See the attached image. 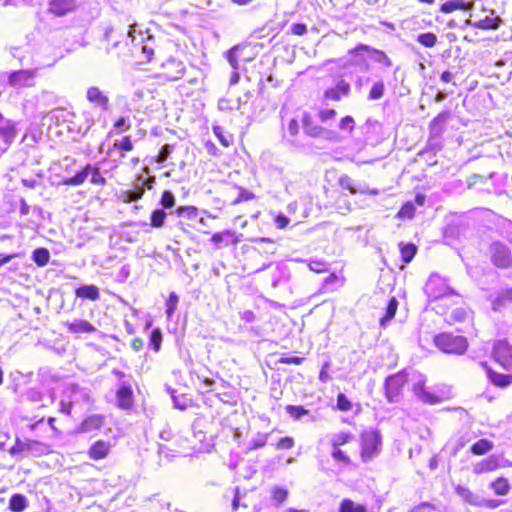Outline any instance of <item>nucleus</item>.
I'll return each instance as SVG.
<instances>
[{"instance_id":"f257e3e1","label":"nucleus","mask_w":512,"mask_h":512,"mask_svg":"<svg viewBox=\"0 0 512 512\" xmlns=\"http://www.w3.org/2000/svg\"><path fill=\"white\" fill-rule=\"evenodd\" d=\"M434 343L441 351L449 354L460 355L468 348V342L464 336L451 333H441L435 336Z\"/></svg>"},{"instance_id":"f03ea898","label":"nucleus","mask_w":512,"mask_h":512,"mask_svg":"<svg viewBox=\"0 0 512 512\" xmlns=\"http://www.w3.org/2000/svg\"><path fill=\"white\" fill-rule=\"evenodd\" d=\"M382 446V438L378 431L367 430L361 434V457L364 462H369L379 455Z\"/></svg>"},{"instance_id":"7ed1b4c3","label":"nucleus","mask_w":512,"mask_h":512,"mask_svg":"<svg viewBox=\"0 0 512 512\" xmlns=\"http://www.w3.org/2000/svg\"><path fill=\"white\" fill-rule=\"evenodd\" d=\"M91 176V183L95 185H104L106 183L105 178L101 175L100 170L96 166L91 164L85 165L80 171L76 172L71 177H64L62 184L67 186H79L83 184L88 176Z\"/></svg>"},{"instance_id":"20e7f679","label":"nucleus","mask_w":512,"mask_h":512,"mask_svg":"<svg viewBox=\"0 0 512 512\" xmlns=\"http://www.w3.org/2000/svg\"><path fill=\"white\" fill-rule=\"evenodd\" d=\"M424 292L430 300H437L453 294L448 286L446 279L438 274H432L427 280Z\"/></svg>"},{"instance_id":"39448f33","label":"nucleus","mask_w":512,"mask_h":512,"mask_svg":"<svg viewBox=\"0 0 512 512\" xmlns=\"http://www.w3.org/2000/svg\"><path fill=\"white\" fill-rule=\"evenodd\" d=\"M408 381H412V390L415 396L423 403L436 404L440 402V398L437 395L425 388L426 377L423 374L413 372L410 374Z\"/></svg>"},{"instance_id":"423d86ee","label":"nucleus","mask_w":512,"mask_h":512,"mask_svg":"<svg viewBox=\"0 0 512 512\" xmlns=\"http://www.w3.org/2000/svg\"><path fill=\"white\" fill-rule=\"evenodd\" d=\"M406 382H408V378L404 371L386 378L385 395L390 403H395L400 400L401 391Z\"/></svg>"},{"instance_id":"0eeeda50","label":"nucleus","mask_w":512,"mask_h":512,"mask_svg":"<svg viewBox=\"0 0 512 512\" xmlns=\"http://www.w3.org/2000/svg\"><path fill=\"white\" fill-rule=\"evenodd\" d=\"M489 255L492 263L498 268H508L512 264L510 249L500 241H494L489 246Z\"/></svg>"},{"instance_id":"6e6552de","label":"nucleus","mask_w":512,"mask_h":512,"mask_svg":"<svg viewBox=\"0 0 512 512\" xmlns=\"http://www.w3.org/2000/svg\"><path fill=\"white\" fill-rule=\"evenodd\" d=\"M64 397L73 405H89L92 402L91 390L75 383L65 387Z\"/></svg>"},{"instance_id":"1a4fd4ad","label":"nucleus","mask_w":512,"mask_h":512,"mask_svg":"<svg viewBox=\"0 0 512 512\" xmlns=\"http://www.w3.org/2000/svg\"><path fill=\"white\" fill-rule=\"evenodd\" d=\"M450 117L449 111L439 113L429 124V139L428 142L431 146H439L442 134L445 131L447 121Z\"/></svg>"},{"instance_id":"9d476101","label":"nucleus","mask_w":512,"mask_h":512,"mask_svg":"<svg viewBox=\"0 0 512 512\" xmlns=\"http://www.w3.org/2000/svg\"><path fill=\"white\" fill-rule=\"evenodd\" d=\"M155 184V177L149 176L144 178L143 176H138L133 184L131 189L124 192V201L125 202H133L139 200L146 189H152Z\"/></svg>"},{"instance_id":"9b49d317","label":"nucleus","mask_w":512,"mask_h":512,"mask_svg":"<svg viewBox=\"0 0 512 512\" xmlns=\"http://www.w3.org/2000/svg\"><path fill=\"white\" fill-rule=\"evenodd\" d=\"M493 358L503 368L512 370V346L506 340H499L494 344Z\"/></svg>"},{"instance_id":"f8f14e48","label":"nucleus","mask_w":512,"mask_h":512,"mask_svg":"<svg viewBox=\"0 0 512 512\" xmlns=\"http://www.w3.org/2000/svg\"><path fill=\"white\" fill-rule=\"evenodd\" d=\"M16 137L12 121L5 119L0 113V155L4 153Z\"/></svg>"},{"instance_id":"ddd939ff","label":"nucleus","mask_w":512,"mask_h":512,"mask_svg":"<svg viewBox=\"0 0 512 512\" xmlns=\"http://www.w3.org/2000/svg\"><path fill=\"white\" fill-rule=\"evenodd\" d=\"M361 51L370 52L371 59L377 63L383 64L385 67L392 66V60L384 51L375 49L366 44L357 45L354 49L350 50L349 53L357 55Z\"/></svg>"},{"instance_id":"4468645a","label":"nucleus","mask_w":512,"mask_h":512,"mask_svg":"<svg viewBox=\"0 0 512 512\" xmlns=\"http://www.w3.org/2000/svg\"><path fill=\"white\" fill-rule=\"evenodd\" d=\"M75 8V0H49L48 2V12L57 17L65 16Z\"/></svg>"},{"instance_id":"2eb2a0df","label":"nucleus","mask_w":512,"mask_h":512,"mask_svg":"<svg viewBox=\"0 0 512 512\" xmlns=\"http://www.w3.org/2000/svg\"><path fill=\"white\" fill-rule=\"evenodd\" d=\"M34 70L14 71L8 76V83L11 86H29L35 77Z\"/></svg>"},{"instance_id":"dca6fc26","label":"nucleus","mask_w":512,"mask_h":512,"mask_svg":"<svg viewBox=\"0 0 512 512\" xmlns=\"http://www.w3.org/2000/svg\"><path fill=\"white\" fill-rule=\"evenodd\" d=\"M350 92V85L344 80H340L334 87L327 89L324 93V99L330 101H339Z\"/></svg>"},{"instance_id":"f3484780","label":"nucleus","mask_w":512,"mask_h":512,"mask_svg":"<svg viewBox=\"0 0 512 512\" xmlns=\"http://www.w3.org/2000/svg\"><path fill=\"white\" fill-rule=\"evenodd\" d=\"M455 492L459 497L462 498L463 501L470 505L479 507H483V505H488L484 498L474 494L470 489H468L465 486L457 485L455 487Z\"/></svg>"},{"instance_id":"a211bd4d","label":"nucleus","mask_w":512,"mask_h":512,"mask_svg":"<svg viewBox=\"0 0 512 512\" xmlns=\"http://www.w3.org/2000/svg\"><path fill=\"white\" fill-rule=\"evenodd\" d=\"M118 406L122 409H129L133 404V392L129 384L122 383L116 393Z\"/></svg>"},{"instance_id":"6ab92c4d","label":"nucleus","mask_w":512,"mask_h":512,"mask_svg":"<svg viewBox=\"0 0 512 512\" xmlns=\"http://www.w3.org/2000/svg\"><path fill=\"white\" fill-rule=\"evenodd\" d=\"M86 97L89 102L97 105L104 111L109 107V98L104 95L98 87L93 86L88 88Z\"/></svg>"},{"instance_id":"aec40b11","label":"nucleus","mask_w":512,"mask_h":512,"mask_svg":"<svg viewBox=\"0 0 512 512\" xmlns=\"http://www.w3.org/2000/svg\"><path fill=\"white\" fill-rule=\"evenodd\" d=\"M480 365L485 369L489 380L496 386L506 387L512 383L511 375H504L493 371L486 362H480Z\"/></svg>"},{"instance_id":"412c9836","label":"nucleus","mask_w":512,"mask_h":512,"mask_svg":"<svg viewBox=\"0 0 512 512\" xmlns=\"http://www.w3.org/2000/svg\"><path fill=\"white\" fill-rule=\"evenodd\" d=\"M502 23L503 20L499 16H486L484 19L475 22H472L471 20L467 21L468 25L482 30H496L501 26Z\"/></svg>"},{"instance_id":"4be33fe9","label":"nucleus","mask_w":512,"mask_h":512,"mask_svg":"<svg viewBox=\"0 0 512 512\" xmlns=\"http://www.w3.org/2000/svg\"><path fill=\"white\" fill-rule=\"evenodd\" d=\"M66 326L70 333L81 334V333H93L96 331V327L90 322L82 319H75L72 322H67Z\"/></svg>"},{"instance_id":"5701e85b","label":"nucleus","mask_w":512,"mask_h":512,"mask_svg":"<svg viewBox=\"0 0 512 512\" xmlns=\"http://www.w3.org/2000/svg\"><path fill=\"white\" fill-rule=\"evenodd\" d=\"M75 294L79 298L96 301L100 298L99 288L95 285H82L75 290Z\"/></svg>"},{"instance_id":"b1692460","label":"nucleus","mask_w":512,"mask_h":512,"mask_svg":"<svg viewBox=\"0 0 512 512\" xmlns=\"http://www.w3.org/2000/svg\"><path fill=\"white\" fill-rule=\"evenodd\" d=\"M104 424V417L100 414H94L87 417L81 424L83 432H92L101 428Z\"/></svg>"},{"instance_id":"393cba45","label":"nucleus","mask_w":512,"mask_h":512,"mask_svg":"<svg viewBox=\"0 0 512 512\" xmlns=\"http://www.w3.org/2000/svg\"><path fill=\"white\" fill-rule=\"evenodd\" d=\"M109 443L99 440L95 442L89 449V456L94 460L103 459L107 456L109 451Z\"/></svg>"},{"instance_id":"a878e982","label":"nucleus","mask_w":512,"mask_h":512,"mask_svg":"<svg viewBox=\"0 0 512 512\" xmlns=\"http://www.w3.org/2000/svg\"><path fill=\"white\" fill-rule=\"evenodd\" d=\"M49 452V446L45 443L35 441V440H27V449L26 454L39 457Z\"/></svg>"},{"instance_id":"bb28decb","label":"nucleus","mask_w":512,"mask_h":512,"mask_svg":"<svg viewBox=\"0 0 512 512\" xmlns=\"http://www.w3.org/2000/svg\"><path fill=\"white\" fill-rule=\"evenodd\" d=\"M498 467V461L495 457H488L473 467V472L475 474H482L485 472L493 471Z\"/></svg>"},{"instance_id":"cd10ccee","label":"nucleus","mask_w":512,"mask_h":512,"mask_svg":"<svg viewBox=\"0 0 512 512\" xmlns=\"http://www.w3.org/2000/svg\"><path fill=\"white\" fill-rule=\"evenodd\" d=\"M398 308V301L395 297L390 298L385 309V315L380 318L381 327L385 328L387 323L394 318Z\"/></svg>"},{"instance_id":"c85d7f7f","label":"nucleus","mask_w":512,"mask_h":512,"mask_svg":"<svg viewBox=\"0 0 512 512\" xmlns=\"http://www.w3.org/2000/svg\"><path fill=\"white\" fill-rule=\"evenodd\" d=\"M28 505L27 498L23 494H13L9 500V509L12 512H22Z\"/></svg>"},{"instance_id":"c756f323","label":"nucleus","mask_w":512,"mask_h":512,"mask_svg":"<svg viewBox=\"0 0 512 512\" xmlns=\"http://www.w3.org/2000/svg\"><path fill=\"white\" fill-rule=\"evenodd\" d=\"M471 5V3H467L463 0H449L442 4L440 11L443 13H451L455 10L469 9Z\"/></svg>"},{"instance_id":"7c9ffc66","label":"nucleus","mask_w":512,"mask_h":512,"mask_svg":"<svg viewBox=\"0 0 512 512\" xmlns=\"http://www.w3.org/2000/svg\"><path fill=\"white\" fill-rule=\"evenodd\" d=\"M493 443L488 439H480L471 446V452L475 455H483L492 450Z\"/></svg>"},{"instance_id":"2f4dec72","label":"nucleus","mask_w":512,"mask_h":512,"mask_svg":"<svg viewBox=\"0 0 512 512\" xmlns=\"http://www.w3.org/2000/svg\"><path fill=\"white\" fill-rule=\"evenodd\" d=\"M353 439V435L348 432L335 433L330 438V444L332 447H340L350 442Z\"/></svg>"},{"instance_id":"473e14b6","label":"nucleus","mask_w":512,"mask_h":512,"mask_svg":"<svg viewBox=\"0 0 512 512\" xmlns=\"http://www.w3.org/2000/svg\"><path fill=\"white\" fill-rule=\"evenodd\" d=\"M32 259L40 266H45L50 259V253L46 248H37L33 251Z\"/></svg>"},{"instance_id":"72a5a7b5","label":"nucleus","mask_w":512,"mask_h":512,"mask_svg":"<svg viewBox=\"0 0 512 512\" xmlns=\"http://www.w3.org/2000/svg\"><path fill=\"white\" fill-rule=\"evenodd\" d=\"M303 126L304 132L311 137H319L324 132V128H322L321 126L310 123L308 116L304 117Z\"/></svg>"},{"instance_id":"f704fd0d","label":"nucleus","mask_w":512,"mask_h":512,"mask_svg":"<svg viewBox=\"0 0 512 512\" xmlns=\"http://www.w3.org/2000/svg\"><path fill=\"white\" fill-rule=\"evenodd\" d=\"M339 512H367L363 505L356 504L350 499H344L339 508Z\"/></svg>"},{"instance_id":"c9c22d12","label":"nucleus","mask_w":512,"mask_h":512,"mask_svg":"<svg viewBox=\"0 0 512 512\" xmlns=\"http://www.w3.org/2000/svg\"><path fill=\"white\" fill-rule=\"evenodd\" d=\"M417 248L414 244H400L401 257L404 263H409L415 256Z\"/></svg>"},{"instance_id":"e433bc0d","label":"nucleus","mask_w":512,"mask_h":512,"mask_svg":"<svg viewBox=\"0 0 512 512\" xmlns=\"http://www.w3.org/2000/svg\"><path fill=\"white\" fill-rule=\"evenodd\" d=\"M166 212L164 211V209H155L152 213H151V217H150V225L154 228H160L164 225V222H165V219H166Z\"/></svg>"},{"instance_id":"4c0bfd02","label":"nucleus","mask_w":512,"mask_h":512,"mask_svg":"<svg viewBox=\"0 0 512 512\" xmlns=\"http://www.w3.org/2000/svg\"><path fill=\"white\" fill-rule=\"evenodd\" d=\"M286 412L294 419V420H300L304 416L309 414V411L305 409L303 406H297V405H287L286 406Z\"/></svg>"},{"instance_id":"58836bf2","label":"nucleus","mask_w":512,"mask_h":512,"mask_svg":"<svg viewBox=\"0 0 512 512\" xmlns=\"http://www.w3.org/2000/svg\"><path fill=\"white\" fill-rule=\"evenodd\" d=\"M385 85L383 81L375 82L369 92L368 99L369 100H379L384 96Z\"/></svg>"},{"instance_id":"ea45409f","label":"nucleus","mask_w":512,"mask_h":512,"mask_svg":"<svg viewBox=\"0 0 512 512\" xmlns=\"http://www.w3.org/2000/svg\"><path fill=\"white\" fill-rule=\"evenodd\" d=\"M491 488L497 495H506L509 492V484L507 479L498 478L496 481L491 483Z\"/></svg>"},{"instance_id":"a19ab883","label":"nucleus","mask_w":512,"mask_h":512,"mask_svg":"<svg viewBox=\"0 0 512 512\" xmlns=\"http://www.w3.org/2000/svg\"><path fill=\"white\" fill-rule=\"evenodd\" d=\"M269 434L268 433H258L255 437H253L249 442V450H255L262 448L266 445L268 440Z\"/></svg>"},{"instance_id":"79ce46f5","label":"nucleus","mask_w":512,"mask_h":512,"mask_svg":"<svg viewBox=\"0 0 512 512\" xmlns=\"http://www.w3.org/2000/svg\"><path fill=\"white\" fill-rule=\"evenodd\" d=\"M506 302H512V289H504L499 293L493 301V309L496 310L498 306L503 305Z\"/></svg>"},{"instance_id":"37998d69","label":"nucleus","mask_w":512,"mask_h":512,"mask_svg":"<svg viewBox=\"0 0 512 512\" xmlns=\"http://www.w3.org/2000/svg\"><path fill=\"white\" fill-rule=\"evenodd\" d=\"M213 132L223 146L228 147L231 145L233 141L232 135L226 134L222 127L214 126Z\"/></svg>"},{"instance_id":"c03bdc74","label":"nucleus","mask_w":512,"mask_h":512,"mask_svg":"<svg viewBox=\"0 0 512 512\" xmlns=\"http://www.w3.org/2000/svg\"><path fill=\"white\" fill-rule=\"evenodd\" d=\"M417 41L425 47H433L437 42V37L434 33L426 32L421 33L417 37Z\"/></svg>"},{"instance_id":"a18cd8bd","label":"nucleus","mask_w":512,"mask_h":512,"mask_svg":"<svg viewBox=\"0 0 512 512\" xmlns=\"http://www.w3.org/2000/svg\"><path fill=\"white\" fill-rule=\"evenodd\" d=\"M179 302V297L175 292H171L166 302V314L168 318H171L174 314L176 307Z\"/></svg>"},{"instance_id":"49530a36","label":"nucleus","mask_w":512,"mask_h":512,"mask_svg":"<svg viewBox=\"0 0 512 512\" xmlns=\"http://www.w3.org/2000/svg\"><path fill=\"white\" fill-rule=\"evenodd\" d=\"M469 311L465 308H456L452 311L450 318L453 322H464L469 318Z\"/></svg>"},{"instance_id":"de8ad7c7","label":"nucleus","mask_w":512,"mask_h":512,"mask_svg":"<svg viewBox=\"0 0 512 512\" xmlns=\"http://www.w3.org/2000/svg\"><path fill=\"white\" fill-rule=\"evenodd\" d=\"M163 209H171L175 205V197L171 191H164L160 200Z\"/></svg>"},{"instance_id":"09e8293b","label":"nucleus","mask_w":512,"mask_h":512,"mask_svg":"<svg viewBox=\"0 0 512 512\" xmlns=\"http://www.w3.org/2000/svg\"><path fill=\"white\" fill-rule=\"evenodd\" d=\"M415 214L414 204L411 202L405 203L398 212L399 218L411 219Z\"/></svg>"},{"instance_id":"8fccbe9b","label":"nucleus","mask_w":512,"mask_h":512,"mask_svg":"<svg viewBox=\"0 0 512 512\" xmlns=\"http://www.w3.org/2000/svg\"><path fill=\"white\" fill-rule=\"evenodd\" d=\"M218 108L221 111H229V110H239L238 106L235 102V99L232 98H221L218 101Z\"/></svg>"},{"instance_id":"3c124183","label":"nucleus","mask_w":512,"mask_h":512,"mask_svg":"<svg viewBox=\"0 0 512 512\" xmlns=\"http://www.w3.org/2000/svg\"><path fill=\"white\" fill-rule=\"evenodd\" d=\"M338 182L342 188L349 190L352 194H356V185L348 175L340 176Z\"/></svg>"},{"instance_id":"603ef678","label":"nucleus","mask_w":512,"mask_h":512,"mask_svg":"<svg viewBox=\"0 0 512 512\" xmlns=\"http://www.w3.org/2000/svg\"><path fill=\"white\" fill-rule=\"evenodd\" d=\"M162 343V333L159 329H154L150 335V345L155 351H159Z\"/></svg>"},{"instance_id":"864d4df0","label":"nucleus","mask_w":512,"mask_h":512,"mask_svg":"<svg viewBox=\"0 0 512 512\" xmlns=\"http://www.w3.org/2000/svg\"><path fill=\"white\" fill-rule=\"evenodd\" d=\"M331 456L335 461L345 464L350 463V458L339 447H332Z\"/></svg>"},{"instance_id":"5fc2aeb1","label":"nucleus","mask_w":512,"mask_h":512,"mask_svg":"<svg viewBox=\"0 0 512 512\" xmlns=\"http://www.w3.org/2000/svg\"><path fill=\"white\" fill-rule=\"evenodd\" d=\"M433 511L442 512L440 507H436L435 505L430 504L428 502H423L410 510V512H433Z\"/></svg>"},{"instance_id":"6e6d98bb","label":"nucleus","mask_w":512,"mask_h":512,"mask_svg":"<svg viewBox=\"0 0 512 512\" xmlns=\"http://www.w3.org/2000/svg\"><path fill=\"white\" fill-rule=\"evenodd\" d=\"M26 449H27V440L22 441L20 439H17L16 443L10 448L9 453L12 456H15V455H18L21 453H26Z\"/></svg>"},{"instance_id":"4d7b16f0","label":"nucleus","mask_w":512,"mask_h":512,"mask_svg":"<svg viewBox=\"0 0 512 512\" xmlns=\"http://www.w3.org/2000/svg\"><path fill=\"white\" fill-rule=\"evenodd\" d=\"M288 496V491L281 487H275L272 492V497L278 504L283 503Z\"/></svg>"},{"instance_id":"13d9d810","label":"nucleus","mask_w":512,"mask_h":512,"mask_svg":"<svg viewBox=\"0 0 512 512\" xmlns=\"http://www.w3.org/2000/svg\"><path fill=\"white\" fill-rule=\"evenodd\" d=\"M337 407L341 411H349L352 408V404L343 393H339L337 396Z\"/></svg>"},{"instance_id":"bf43d9fd","label":"nucleus","mask_w":512,"mask_h":512,"mask_svg":"<svg viewBox=\"0 0 512 512\" xmlns=\"http://www.w3.org/2000/svg\"><path fill=\"white\" fill-rule=\"evenodd\" d=\"M114 147L122 151H131L133 149V144L131 142L130 136H125L122 138V140L116 141L114 143Z\"/></svg>"},{"instance_id":"052dcab7","label":"nucleus","mask_w":512,"mask_h":512,"mask_svg":"<svg viewBox=\"0 0 512 512\" xmlns=\"http://www.w3.org/2000/svg\"><path fill=\"white\" fill-rule=\"evenodd\" d=\"M355 121L351 116H346L341 119L339 129L352 132L354 129Z\"/></svg>"},{"instance_id":"680f3d73","label":"nucleus","mask_w":512,"mask_h":512,"mask_svg":"<svg viewBox=\"0 0 512 512\" xmlns=\"http://www.w3.org/2000/svg\"><path fill=\"white\" fill-rule=\"evenodd\" d=\"M294 446V439L292 437H283L276 444V449L278 450H288Z\"/></svg>"},{"instance_id":"e2e57ef3","label":"nucleus","mask_w":512,"mask_h":512,"mask_svg":"<svg viewBox=\"0 0 512 512\" xmlns=\"http://www.w3.org/2000/svg\"><path fill=\"white\" fill-rule=\"evenodd\" d=\"M310 270L315 271L317 273H321L327 271V263L320 260H312L308 264Z\"/></svg>"},{"instance_id":"0e129e2a","label":"nucleus","mask_w":512,"mask_h":512,"mask_svg":"<svg viewBox=\"0 0 512 512\" xmlns=\"http://www.w3.org/2000/svg\"><path fill=\"white\" fill-rule=\"evenodd\" d=\"M150 41H151V38L148 37L147 40L145 42H143V44L141 46L142 53L144 54V57L146 58L147 61H150L152 59V56L154 55V49L149 44Z\"/></svg>"},{"instance_id":"69168bd1","label":"nucleus","mask_w":512,"mask_h":512,"mask_svg":"<svg viewBox=\"0 0 512 512\" xmlns=\"http://www.w3.org/2000/svg\"><path fill=\"white\" fill-rule=\"evenodd\" d=\"M130 126H131V123H130L129 118H127V117L119 118L114 124L115 129L118 130L119 132H124V131L128 130L130 128Z\"/></svg>"},{"instance_id":"338daca9","label":"nucleus","mask_w":512,"mask_h":512,"mask_svg":"<svg viewBox=\"0 0 512 512\" xmlns=\"http://www.w3.org/2000/svg\"><path fill=\"white\" fill-rule=\"evenodd\" d=\"M73 404L67 398L64 397V393L62 394V399L59 403V411L65 415H69L71 412Z\"/></svg>"},{"instance_id":"774afa93","label":"nucleus","mask_w":512,"mask_h":512,"mask_svg":"<svg viewBox=\"0 0 512 512\" xmlns=\"http://www.w3.org/2000/svg\"><path fill=\"white\" fill-rule=\"evenodd\" d=\"M130 276V266L129 265H123L120 270L117 273L116 279L118 282L123 283L125 282Z\"/></svg>"}]
</instances>
